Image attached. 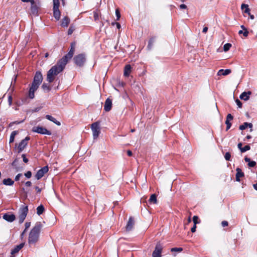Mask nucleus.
<instances>
[{
	"instance_id": "nucleus-6",
	"label": "nucleus",
	"mask_w": 257,
	"mask_h": 257,
	"mask_svg": "<svg viewBox=\"0 0 257 257\" xmlns=\"http://www.w3.org/2000/svg\"><path fill=\"white\" fill-rule=\"evenodd\" d=\"M74 48L75 43H72L71 44V48L69 52L66 55L64 56L60 60L64 63L65 64H67L68 60L71 59L73 57L74 52Z\"/></svg>"
},
{
	"instance_id": "nucleus-17",
	"label": "nucleus",
	"mask_w": 257,
	"mask_h": 257,
	"mask_svg": "<svg viewBox=\"0 0 257 257\" xmlns=\"http://www.w3.org/2000/svg\"><path fill=\"white\" fill-rule=\"evenodd\" d=\"M134 219L133 217H130L126 226V230L127 231L131 230L134 225Z\"/></svg>"
},
{
	"instance_id": "nucleus-9",
	"label": "nucleus",
	"mask_w": 257,
	"mask_h": 257,
	"mask_svg": "<svg viewBox=\"0 0 257 257\" xmlns=\"http://www.w3.org/2000/svg\"><path fill=\"white\" fill-rule=\"evenodd\" d=\"M32 131L33 132L40 134L41 135L50 136L52 134L51 132L50 131L41 126H35L33 127Z\"/></svg>"
},
{
	"instance_id": "nucleus-35",
	"label": "nucleus",
	"mask_w": 257,
	"mask_h": 257,
	"mask_svg": "<svg viewBox=\"0 0 257 257\" xmlns=\"http://www.w3.org/2000/svg\"><path fill=\"white\" fill-rule=\"evenodd\" d=\"M250 149V147L249 145H246L244 147H242V149L241 150V152L243 153L247 151H248Z\"/></svg>"
},
{
	"instance_id": "nucleus-7",
	"label": "nucleus",
	"mask_w": 257,
	"mask_h": 257,
	"mask_svg": "<svg viewBox=\"0 0 257 257\" xmlns=\"http://www.w3.org/2000/svg\"><path fill=\"white\" fill-rule=\"evenodd\" d=\"M31 5L30 14L34 16H37L38 15V10L40 8L39 2L32 0Z\"/></svg>"
},
{
	"instance_id": "nucleus-56",
	"label": "nucleus",
	"mask_w": 257,
	"mask_h": 257,
	"mask_svg": "<svg viewBox=\"0 0 257 257\" xmlns=\"http://www.w3.org/2000/svg\"><path fill=\"white\" fill-rule=\"evenodd\" d=\"M112 24L113 25H116L117 28L118 29L120 28V25L118 23H112Z\"/></svg>"
},
{
	"instance_id": "nucleus-15",
	"label": "nucleus",
	"mask_w": 257,
	"mask_h": 257,
	"mask_svg": "<svg viewBox=\"0 0 257 257\" xmlns=\"http://www.w3.org/2000/svg\"><path fill=\"white\" fill-rule=\"evenodd\" d=\"M13 168V169L15 172H17L19 171H21L23 170V167L19 166L18 165V159H15L14 161L11 164Z\"/></svg>"
},
{
	"instance_id": "nucleus-44",
	"label": "nucleus",
	"mask_w": 257,
	"mask_h": 257,
	"mask_svg": "<svg viewBox=\"0 0 257 257\" xmlns=\"http://www.w3.org/2000/svg\"><path fill=\"white\" fill-rule=\"evenodd\" d=\"M22 157L24 163H27L28 162L29 160L27 158L26 154H23Z\"/></svg>"
},
{
	"instance_id": "nucleus-42",
	"label": "nucleus",
	"mask_w": 257,
	"mask_h": 257,
	"mask_svg": "<svg viewBox=\"0 0 257 257\" xmlns=\"http://www.w3.org/2000/svg\"><path fill=\"white\" fill-rule=\"evenodd\" d=\"M198 217L197 216L195 215L193 217V221L194 225H196V224H197L198 223Z\"/></svg>"
},
{
	"instance_id": "nucleus-1",
	"label": "nucleus",
	"mask_w": 257,
	"mask_h": 257,
	"mask_svg": "<svg viewBox=\"0 0 257 257\" xmlns=\"http://www.w3.org/2000/svg\"><path fill=\"white\" fill-rule=\"evenodd\" d=\"M66 65L61 60L58 61L56 64L47 72V81L52 83L54 80L55 76L64 70Z\"/></svg>"
},
{
	"instance_id": "nucleus-53",
	"label": "nucleus",
	"mask_w": 257,
	"mask_h": 257,
	"mask_svg": "<svg viewBox=\"0 0 257 257\" xmlns=\"http://www.w3.org/2000/svg\"><path fill=\"white\" fill-rule=\"evenodd\" d=\"M247 127H248L249 128H250V131L252 132V126H253L252 124L251 123L247 122Z\"/></svg>"
},
{
	"instance_id": "nucleus-52",
	"label": "nucleus",
	"mask_w": 257,
	"mask_h": 257,
	"mask_svg": "<svg viewBox=\"0 0 257 257\" xmlns=\"http://www.w3.org/2000/svg\"><path fill=\"white\" fill-rule=\"evenodd\" d=\"M221 225L223 227H225L228 225V222L227 221H222L221 222Z\"/></svg>"
},
{
	"instance_id": "nucleus-61",
	"label": "nucleus",
	"mask_w": 257,
	"mask_h": 257,
	"mask_svg": "<svg viewBox=\"0 0 257 257\" xmlns=\"http://www.w3.org/2000/svg\"><path fill=\"white\" fill-rule=\"evenodd\" d=\"M208 30V28L205 27L203 29L202 32L206 33Z\"/></svg>"
},
{
	"instance_id": "nucleus-38",
	"label": "nucleus",
	"mask_w": 257,
	"mask_h": 257,
	"mask_svg": "<svg viewBox=\"0 0 257 257\" xmlns=\"http://www.w3.org/2000/svg\"><path fill=\"white\" fill-rule=\"evenodd\" d=\"M246 127H247V122H244L243 123V124L240 125L239 126V129L240 130H243L245 129Z\"/></svg>"
},
{
	"instance_id": "nucleus-20",
	"label": "nucleus",
	"mask_w": 257,
	"mask_h": 257,
	"mask_svg": "<svg viewBox=\"0 0 257 257\" xmlns=\"http://www.w3.org/2000/svg\"><path fill=\"white\" fill-rule=\"evenodd\" d=\"M46 118L47 119H48L49 120L53 122V123H54L55 124H56V125H57L58 126L61 125L60 122L57 120L55 118H54V117H53L52 116H51L50 115H49V114L46 115Z\"/></svg>"
},
{
	"instance_id": "nucleus-64",
	"label": "nucleus",
	"mask_w": 257,
	"mask_h": 257,
	"mask_svg": "<svg viewBox=\"0 0 257 257\" xmlns=\"http://www.w3.org/2000/svg\"><path fill=\"white\" fill-rule=\"evenodd\" d=\"M240 28H241V29H242V30H243V31H244V30L247 29H246V28H245L243 25H241V26H240Z\"/></svg>"
},
{
	"instance_id": "nucleus-34",
	"label": "nucleus",
	"mask_w": 257,
	"mask_h": 257,
	"mask_svg": "<svg viewBox=\"0 0 257 257\" xmlns=\"http://www.w3.org/2000/svg\"><path fill=\"white\" fill-rule=\"evenodd\" d=\"M75 30V27L73 25H71L68 30V35H71Z\"/></svg>"
},
{
	"instance_id": "nucleus-45",
	"label": "nucleus",
	"mask_w": 257,
	"mask_h": 257,
	"mask_svg": "<svg viewBox=\"0 0 257 257\" xmlns=\"http://www.w3.org/2000/svg\"><path fill=\"white\" fill-rule=\"evenodd\" d=\"M115 13V15L117 17V20H118L120 17V13H119L118 10H116Z\"/></svg>"
},
{
	"instance_id": "nucleus-13",
	"label": "nucleus",
	"mask_w": 257,
	"mask_h": 257,
	"mask_svg": "<svg viewBox=\"0 0 257 257\" xmlns=\"http://www.w3.org/2000/svg\"><path fill=\"white\" fill-rule=\"evenodd\" d=\"M30 140L29 137H26L24 140H22L18 145V153L21 152L27 146V142Z\"/></svg>"
},
{
	"instance_id": "nucleus-24",
	"label": "nucleus",
	"mask_w": 257,
	"mask_h": 257,
	"mask_svg": "<svg viewBox=\"0 0 257 257\" xmlns=\"http://www.w3.org/2000/svg\"><path fill=\"white\" fill-rule=\"evenodd\" d=\"M244 161L245 162L248 163V166L249 167H253L256 165V162L255 161H251L250 158L248 157H245Z\"/></svg>"
},
{
	"instance_id": "nucleus-51",
	"label": "nucleus",
	"mask_w": 257,
	"mask_h": 257,
	"mask_svg": "<svg viewBox=\"0 0 257 257\" xmlns=\"http://www.w3.org/2000/svg\"><path fill=\"white\" fill-rule=\"evenodd\" d=\"M248 31H247V29L246 30H244L243 31V35L245 37H246L248 36Z\"/></svg>"
},
{
	"instance_id": "nucleus-62",
	"label": "nucleus",
	"mask_w": 257,
	"mask_h": 257,
	"mask_svg": "<svg viewBox=\"0 0 257 257\" xmlns=\"http://www.w3.org/2000/svg\"><path fill=\"white\" fill-rule=\"evenodd\" d=\"M235 179H236V181L237 182H239L240 181V178L238 176L236 175Z\"/></svg>"
},
{
	"instance_id": "nucleus-31",
	"label": "nucleus",
	"mask_w": 257,
	"mask_h": 257,
	"mask_svg": "<svg viewBox=\"0 0 257 257\" xmlns=\"http://www.w3.org/2000/svg\"><path fill=\"white\" fill-rule=\"evenodd\" d=\"M17 132V131H13L11 134L9 143H11L14 141L15 137L16 135Z\"/></svg>"
},
{
	"instance_id": "nucleus-36",
	"label": "nucleus",
	"mask_w": 257,
	"mask_h": 257,
	"mask_svg": "<svg viewBox=\"0 0 257 257\" xmlns=\"http://www.w3.org/2000/svg\"><path fill=\"white\" fill-rule=\"evenodd\" d=\"M183 250V248L182 247H174L172 248L171 249V252H174V251H179L181 252Z\"/></svg>"
},
{
	"instance_id": "nucleus-37",
	"label": "nucleus",
	"mask_w": 257,
	"mask_h": 257,
	"mask_svg": "<svg viewBox=\"0 0 257 257\" xmlns=\"http://www.w3.org/2000/svg\"><path fill=\"white\" fill-rule=\"evenodd\" d=\"M231 155L229 152H226L225 154L224 158L226 161H229L230 159Z\"/></svg>"
},
{
	"instance_id": "nucleus-41",
	"label": "nucleus",
	"mask_w": 257,
	"mask_h": 257,
	"mask_svg": "<svg viewBox=\"0 0 257 257\" xmlns=\"http://www.w3.org/2000/svg\"><path fill=\"white\" fill-rule=\"evenodd\" d=\"M225 124H226V131H227L228 130H229L230 128L231 124L229 122V121H228V120H226Z\"/></svg>"
},
{
	"instance_id": "nucleus-57",
	"label": "nucleus",
	"mask_w": 257,
	"mask_h": 257,
	"mask_svg": "<svg viewBox=\"0 0 257 257\" xmlns=\"http://www.w3.org/2000/svg\"><path fill=\"white\" fill-rule=\"evenodd\" d=\"M32 185V183L30 181H27L25 183V185L27 187H30Z\"/></svg>"
},
{
	"instance_id": "nucleus-10",
	"label": "nucleus",
	"mask_w": 257,
	"mask_h": 257,
	"mask_svg": "<svg viewBox=\"0 0 257 257\" xmlns=\"http://www.w3.org/2000/svg\"><path fill=\"white\" fill-rule=\"evenodd\" d=\"M74 61L76 65L81 67L82 66L85 62V57L84 54H80L75 56Z\"/></svg>"
},
{
	"instance_id": "nucleus-46",
	"label": "nucleus",
	"mask_w": 257,
	"mask_h": 257,
	"mask_svg": "<svg viewBox=\"0 0 257 257\" xmlns=\"http://www.w3.org/2000/svg\"><path fill=\"white\" fill-rule=\"evenodd\" d=\"M12 97L11 95H9L8 96V103H9V106H11L12 104Z\"/></svg>"
},
{
	"instance_id": "nucleus-49",
	"label": "nucleus",
	"mask_w": 257,
	"mask_h": 257,
	"mask_svg": "<svg viewBox=\"0 0 257 257\" xmlns=\"http://www.w3.org/2000/svg\"><path fill=\"white\" fill-rule=\"evenodd\" d=\"M25 230H24V231H26V230H27L28 228H29V227L30 226V225H31V222H26V223H25Z\"/></svg>"
},
{
	"instance_id": "nucleus-4",
	"label": "nucleus",
	"mask_w": 257,
	"mask_h": 257,
	"mask_svg": "<svg viewBox=\"0 0 257 257\" xmlns=\"http://www.w3.org/2000/svg\"><path fill=\"white\" fill-rule=\"evenodd\" d=\"M28 212V207L26 205L21 206L19 211V222L22 223L25 220Z\"/></svg>"
},
{
	"instance_id": "nucleus-3",
	"label": "nucleus",
	"mask_w": 257,
	"mask_h": 257,
	"mask_svg": "<svg viewBox=\"0 0 257 257\" xmlns=\"http://www.w3.org/2000/svg\"><path fill=\"white\" fill-rule=\"evenodd\" d=\"M41 228L42 225L39 223L32 229L28 238V242L30 244H34L38 241Z\"/></svg>"
},
{
	"instance_id": "nucleus-25",
	"label": "nucleus",
	"mask_w": 257,
	"mask_h": 257,
	"mask_svg": "<svg viewBox=\"0 0 257 257\" xmlns=\"http://www.w3.org/2000/svg\"><path fill=\"white\" fill-rule=\"evenodd\" d=\"M131 71V66L130 65H126L124 69V76H128Z\"/></svg>"
},
{
	"instance_id": "nucleus-33",
	"label": "nucleus",
	"mask_w": 257,
	"mask_h": 257,
	"mask_svg": "<svg viewBox=\"0 0 257 257\" xmlns=\"http://www.w3.org/2000/svg\"><path fill=\"white\" fill-rule=\"evenodd\" d=\"M231 47V44L230 43H226L223 46V50L225 52L228 51Z\"/></svg>"
},
{
	"instance_id": "nucleus-47",
	"label": "nucleus",
	"mask_w": 257,
	"mask_h": 257,
	"mask_svg": "<svg viewBox=\"0 0 257 257\" xmlns=\"http://www.w3.org/2000/svg\"><path fill=\"white\" fill-rule=\"evenodd\" d=\"M24 120H23L20 121H16L12 122L10 123L9 126H11L13 124H20V123H22L23 122H24Z\"/></svg>"
},
{
	"instance_id": "nucleus-8",
	"label": "nucleus",
	"mask_w": 257,
	"mask_h": 257,
	"mask_svg": "<svg viewBox=\"0 0 257 257\" xmlns=\"http://www.w3.org/2000/svg\"><path fill=\"white\" fill-rule=\"evenodd\" d=\"M91 128L92 131L93 139H97L100 133L99 123L98 122L93 123L91 124Z\"/></svg>"
},
{
	"instance_id": "nucleus-48",
	"label": "nucleus",
	"mask_w": 257,
	"mask_h": 257,
	"mask_svg": "<svg viewBox=\"0 0 257 257\" xmlns=\"http://www.w3.org/2000/svg\"><path fill=\"white\" fill-rule=\"evenodd\" d=\"M233 118V117L232 115L231 114L229 113L227 115L226 120H228V121H230V120H232Z\"/></svg>"
},
{
	"instance_id": "nucleus-2",
	"label": "nucleus",
	"mask_w": 257,
	"mask_h": 257,
	"mask_svg": "<svg viewBox=\"0 0 257 257\" xmlns=\"http://www.w3.org/2000/svg\"><path fill=\"white\" fill-rule=\"evenodd\" d=\"M43 80V76L41 72H36L31 86L30 87L28 96L30 99H33L35 97V92L39 88Z\"/></svg>"
},
{
	"instance_id": "nucleus-21",
	"label": "nucleus",
	"mask_w": 257,
	"mask_h": 257,
	"mask_svg": "<svg viewBox=\"0 0 257 257\" xmlns=\"http://www.w3.org/2000/svg\"><path fill=\"white\" fill-rule=\"evenodd\" d=\"M69 23L70 19L67 17H64L62 20L61 25L64 28L67 27Z\"/></svg>"
},
{
	"instance_id": "nucleus-40",
	"label": "nucleus",
	"mask_w": 257,
	"mask_h": 257,
	"mask_svg": "<svg viewBox=\"0 0 257 257\" xmlns=\"http://www.w3.org/2000/svg\"><path fill=\"white\" fill-rule=\"evenodd\" d=\"M94 19L95 21H97L99 19L98 14L96 12H93Z\"/></svg>"
},
{
	"instance_id": "nucleus-60",
	"label": "nucleus",
	"mask_w": 257,
	"mask_h": 257,
	"mask_svg": "<svg viewBox=\"0 0 257 257\" xmlns=\"http://www.w3.org/2000/svg\"><path fill=\"white\" fill-rule=\"evenodd\" d=\"M127 154L128 156H131L132 155V151H130V150H127Z\"/></svg>"
},
{
	"instance_id": "nucleus-54",
	"label": "nucleus",
	"mask_w": 257,
	"mask_h": 257,
	"mask_svg": "<svg viewBox=\"0 0 257 257\" xmlns=\"http://www.w3.org/2000/svg\"><path fill=\"white\" fill-rule=\"evenodd\" d=\"M181 9H187V6L185 4H181L179 6Z\"/></svg>"
},
{
	"instance_id": "nucleus-23",
	"label": "nucleus",
	"mask_w": 257,
	"mask_h": 257,
	"mask_svg": "<svg viewBox=\"0 0 257 257\" xmlns=\"http://www.w3.org/2000/svg\"><path fill=\"white\" fill-rule=\"evenodd\" d=\"M3 183L6 186H12L14 184V181L9 178L4 179Z\"/></svg>"
},
{
	"instance_id": "nucleus-43",
	"label": "nucleus",
	"mask_w": 257,
	"mask_h": 257,
	"mask_svg": "<svg viewBox=\"0 0 257 257\" xmlns=\"http://www.w3.org/2000/svg\"><path fill=\"white\" fill-rule=\"evenodd\" d=\"M235 102H236V105H237L238 108H241L242 103L239 99H236Z\"/></svg>"
},
{
	"instance_id": "nucleus-12",
	"label": "nucleus",
	"mask_w": 257,
	"mask_h": 257,
	"mask_svg": "<svg viewBox=\"0 0 257 257\" xmlns=\"http://www.w3.org/2000/svg\"><path fill=\"white\" fill-rule=\"evenodd\" d=\"M162 251V246L161 244L158 243L155 248L154 250L152 253L153 257H161V252Z\"/></svg>"
},
{
	"instance_id": "nucleus-26",
	"label": "nucleus",
	"mask_w": 257,
	"mask_h": 257,
	"mask_svg": "<svg viewBox=\"0 0 257 257\" xmlns=\"http://www.w3.org/2000/svg\"><path fill=\"white\" fill-rule=\"evenodd\" d=\"M45 210V208L43 205H40L38 206L37 208V214L38 215H40L43 213Z\"/></svg>"
},
{
	"instance_id": "nucleus-27",
	"label": "nucleus",
	"mask_w": 257,
	"mask_h": 257,
	"mask_svg": "<svg viewBox=\"0 0 257 257\" xmlns=\"http://www.w3.org/2000/svg\"><path fill=\"white\" fill-rule=\"evenodd\" d=\"M241 9L243 10L244 9V13L247 14L248 15H250V10L248 8V6L246 4H242L241 6Z\"/></svg>"
},
{
	"instance_id": "nucleus-19",
	"label": "nucleus",
	"mask_w": 257,
	"mask_h": 257,
	"mask_svg": "<svg viewBox=\"0 0 257 257\" xmlns=\"http://www.w3.org/2000/svg\"><path fill=\"white\" fill-rule=\"evenodd\" d=\"M24 246V243H22L19 245H16L15 247L11 250V253L13 255L14 254L18 252L19 250L22 249Z\"/></svg>"
},
{
	"instance_id": "nucleus-55",
	"label": "nucleus",
	"mask_w": 257,
	"mask_h": 257,
	"mask_svg": "<svg viewBox=\"0 0 257 257\" xmlns=\"http://www.w3.org/2000/svg\"><path fill=\"white\" fill-rule=\"evenodd\" d=\"M196 225L194 224L193 226L191 229V232H195L196 231Z\"/></svg>"
},
{
	"instance_id": "nucleus-5",
	"label": "nucleus",
	"mask_w": 257,
	"mask_h": 257,
	"mask_svg": "<svg viewBox=\"0 0 257 257\" xmlns=\"http://www.w3.org/2000/svg\"><path fill=\"white\" fill-rule=\"evenodd\" d=\"M53 16L55 19L58 21L60 18L61 13L59 10V7L60 6V2L59 0H53Z\"/></svg>"
},
{
	"instance_id": "nucleus-30",
	"label": "nucleus",
	"mask_w": 257,
	"mask_h": 257,
	"mask_svg": "<svg viewBox=\"0 0 257 257\" xmlns=\"http://www.w3.org/2000/svg\"><path fill=\"white\" fill-rule=\"evenodd\" d=\"M149 201L150 202H153L154 204H156L157 202L156 195L155 194H152L151 197H150V199H149Z\"/></svg>"
},
{
	"instance_id": "nucleus-63",
	"label": "nucleus",
	"mask_w": 257,
	"mask_h": 257,
	"mask_svg": "<svg viewBox=\"0 0 257 257\" xmlns=\"http://www.w3.org/2000/svg\"><path fill=\"white\" fill-rule=\"evenodd\" d=\"M253 188L257 191V183L256 184H253Z\"/></svg>"
},
{
	"instance_id": "nucleus-28",
	"label": "nucleus",
	"mask_w": 257,
	"mask_h": 257,
	"mask_svg": "<svg viewBox=\"0 0 257 257\" xmlns=\"http://www.w3.org/2000/svg\"><path fill=\"white\" fill-rule=\"evenodd\" d=\"M155 41V39L154 38H151L148 42V45L147 46V48L148 50H151Z\"/></svg>"
},
{
	"instance_id": "nucleus-32",
	"label": "nucleus",
	"mask_w": 257,
	"mask_h": 257,
	"mask_svg": "<svg viewBox=\"0 0 257 257\" xmlns=\"http://www.w3.org/2000/svg\"><path fill=\"white\" fill-rule=\"evenodd\" d=\"M236 175L238 176L239 178L242 177L244 176V173L242 172L241 169L237 168L236 169Z\"/></svg>"
},
{
	"instance_id": "nucleus-50",
	"label": "nucleus",
	"mask_w": 257,
	"mask_h": 257,
	"mask_svg": "<svg viewBox=\"0 0 257 257\" xmlns=\"http://www.w3.org/2000/svg\"><path fill=\"white\" fill-rule=\"evenodd\" d=\"M22 174L21 173H19V174H17L15 178V180L16 181H18L19 180L20 177L22 176Z\"/></svg>"
},
{
	"instance_id": "nucleus-14",
	"label": "nucleus",
	"mask_w": 257,
	"mask_h": 257,
	"mask_svg": "<svg viewBox=\"0 0 257 257\" xmlns=\"http://www.w3.org/2000/svg\"><path fill=\"white\" fill-rule=\"evenodd\" d=\"M3 218L8 222H12L16 219V216L14 214L6 213L3 214Z\"/></svg>"
},
{
	"instance_id": "nucleus-39",
	"label": "nucleus",
	"mask_w": 257,
	"mask_h": 257,
	"mask_svg": "<svg viewBox=\"0 0 257 257\" xmlns=\"http://www.w3.org/2000/svg\"><path fill=\"white\" fill-rule=\"evenodd\" d=\"M24 175L27 178L29 179L32 176V173L31 171H29L25 173Z\"/></svg>"
},
{
	"instance_id": "nucleus-18",
	"label": "nucleus",
	"mask_w": 257,
	"mask_h": 257,
	"mask_svg": "<svg viewBox=\"0 0 257 257\" xmlns=\"http://www.w3.org/2000/svg\"><path fill=\"white\" fill-rule=\"evenodd\" d=\"M251 94V92L249 91L247 92L244 91L240 95L239 98L244 101H247L249 99Z\"/></svg>"
},
{
	"instance_id": "nucleus-11",
	"label": "nucleus",
	"mask_w": 257,
	"mask_h": 257,
	"mask_svg": "<svg viewBox=\"0 0 257 257\" xmlns=\"http://www.w3.org/2000/svg\"><path fill=\"white\" fill-rule=\"evenodd\" d=\"M49 168L48 166H44L40 170H39L36 175L35 178L37 180L40 179L42 177L44 176V175L48 172Z\"/></svg>"
},
{
	"instance_id": "nucleus-59",
	"label": "nucleus",
	"mask_w": 257,
	"mask_h": 257,
	"mask_svg": "<svg viewBox=\"0 0 257 257\" xmlns=\"http://www.w3.org/2000/svg\"><path fill=\"white\" fill-rule=\"evenodd\" d=\"M237 147L239 149V150L241 151V149H242V144L241 143H238L237 144Z\"/></svg>"
},
{
	"instance_id": "nucleus-22",
	"label": "nucleus",
	"mask_w": 257,
	"mask_h": 257,
	"mask_svg": "<svg viewBox=\"0 0 257 257\" xmlns=\"http://www.w3.org/2000/svg\"><path fill=\"white\" fill-rule=\"evenodd\" d=\"M231 71L229 69H227L225 70L220 69L218 72L217 74H218V75H227L230 74L231 73Z\"/></svg>"
},
{
	"instance_id": "nucleus-29",
	"label": "nucleus",
	"mask_w": 257,
	"mask_h": 257,
	"mask_svg": "<svg viewBox=\"0 0 257 257\" xmlns=\"http://www.w3.org/2000/svg\"><path fill=\"white\" fill-rule=\"evenodd\" d=\"M42 88L43 89L44 91L46 92H49L51 90V88L49 84L45 83H44L42 84Z\"/></svg>"
},
{
	"instance_id": "nucleus-58",
	"label": "nucleus",
	"mask_w": 257,
	"mask_h": 257,
	"mask_svg": "<svg viewBox=\"0 0 257 257\" xmlns=\"http://www.w3.org/2000/svg\"><path fill=\"white\" fill-rule=\"evenodd\" d=\"M35 189L38 193H40L41 192V189L38 186L35 187Z\"/></svg>"
},
{
	"instance_id": "nucleus-16",
	"label": "nucleus",
	"mask_w": 257,
	"mask_h": 257,
	"mask_svg": "<svg viewBox=\"0 0 257 257\" xmlns=\"http://www.w3.org/2000/svg\"><path fill=\"white\" fill-rule=\"evenodd\" d=\"M112 106V101L111 100L107 98L105 102L104 106V109L105 111H109L111 108Z\"/></svg>"
}]
</instances>
